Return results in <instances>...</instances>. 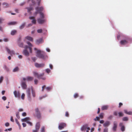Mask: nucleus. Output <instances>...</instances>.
<instances>
[{
  "mask_svg": "<svg viewBox=\"0 0 132 132\" xmlns=\"http://www.w3.org/2000/svg\"><path fill=\"white\" fill-rule=\"evenodd\" d=\"M27 43L29 47H28L27 46H25L24 47L25 49L23 51L22 53L26 56H28L29 54L27 50L28 49H29L30 53H32V45L30 43L28 42H27Z\"/></svg>",
  "mask_w": 132,
  "mask_h": 132,
  "instance_id": "obj_1",
  "label": "nucleus"
},
{
  "mask_svg": "<svg viewBox=\"0 0 132 132\" xmlns=\"http://www.w3.org/2000/svg\"><path fill=\"white\" fill-rule=\"evenodd\" d=\"M37 56L39 58L45 60L47 58L46 53L43 51L40 50H38L37 52Z\"/></svg>",
  "mask_w": 132,
  "mask_h": 132,
  "instance_id": "obj_2",
  "label": "nucleus"
},
{
  "mask_svg": "<svg viewBox=\"0 0 132 132\" xmlns=\"http://www.w3.org/2000/svg\"><path fill=\"white\" fill-rule=\"evenodd\" d=\"M36 12H35L36 14H37L38 13H39L40 15V17L43 18H44V14L41 12L43 11V8L42 7H37L35 9Z\"/></svg>",
  "mask_w": 132,
  "mask_h": 132,
  "instance_id": "obj_3",
  "label": "nucleus"
},
{
  "mask_svg": "<svg viewBox=\"0 0 132 132\" xmlns=\"http://www.w3.org/2000/svg\"><path fill=\"white\" fill-rule=\"evenodd\" d=\"M34 75L36 76L38 79H41L42 80H45L46 78L45 77H42L44 75V73H42L40 74H38V73L34 71L33 72Z\"/></svg>",
  "mask_w": 132,
  "mask_h": 132,
  "instance_id": "obj_4",
  "label": "nucleus"
},
{
  "mask_svg": "<svg viewBox=\"0 0 132 132\" xmlns=\"http://www.w3.org/2000/svg\"><path fill=\"white\" fill-rule=\"evenodd\" d=\"M86 129V132H88L90 129V128L88 126V125L87 124H85L80 128V130L82 131H85Z\"/></svg>",
  "mask_w": 132,
  "mask_h": 132,
  "instance_id": "obj_5",
  "label": "nucleus"
},
{
  "mask_svg": "<svg viewBox=\"0 0 132 132\" xmlns=\"http://www.w3.org/2000/svg\"><path fill=\"white\" fill-rule=\"evenodd\" d=\"M35 116L38 119H40L41 118V114L38 108H36L35 109Z\"/></svg>",
  "mask_w": 132,
  "mask_h": 132,
  "instance_id": "obj_6",
  "label": "nucleus"
},
{
  "mask_svg": "<svg viewBox=\"0 0 132 132\" xmlns=\"http://www.w3.org/2000/svg\"><path fill=\"white\" fill-rule=\"evenodd\" d=\"M30 120V118L29 117H26L22 119V120L23 122H26L27 123L29 124L30 126H32V123L31 122L29 121Z\"/></svg>",
  "mask_w": 132,
  "mask_h": 132,
  "instance_id": "obj_7",
  "label": "nucleus"
},
{
  "mask_svg": "<svg viewBox=\"0 0 132 132\" xmlns=\"http://www.w3.org/2000/svg\"><path fill=\"white\" fill-rule=\"evenodd\" d=\"M117 122L115 121L113 122V126L112 128V130L114 131H116L117 127Z\"/></svg>",
  "mask_w": 132,
  "mask_h": 132,
  "instance_id": "obj_8",
  "label": "nucleus"
},
{
  "mask_svg": "<svg viewBox=\"0 0 132 132\" xmlns=\"http://www.w3.org/2000/svg\"><path fill=\"white\" fill-rule=\"evenodd\" d=\"M33 77L31 76H28L26 78H23V81L26 80L27 81H31L33 79Z\"/></svg>",
  "mask_w": 132,
  "mask_h": 132,
  "instance_id": "obj_9",
  "label": "nucleus"
},
{
  "mask_svg": "<svg viewBox=\"0 0 132 132\" xmlns=\"http://www.w3.org/2000/svg\"><path fill=\"white\" fill-rule=\"evenodd\" d=\"M37 19V20L38 23L40 24H42L44 23L45 21V20L44 19V18H40Z\"/></svg>",
  "mask_w": 132,
  "mask_h": 132,
  "instance_id": "obj_10",
  "label": "nucleus"
},
{
  "mask_svg": "<svg viewBox=\"0 0 132 132\" xmlns=\"http://www.w3.org/2000/svg\"><path fill=\"white\" fill-rule=\"evenodd\" d=\"M5 48L8 53L10 54L11 56H12L13 55L15 54V53L13 50L11 51L7 47H6Z\"/></svg>",
  "mask_w": 132,
  "mask_h": 132,
  "instance_id": "obj_11",
  "label": "nucleus"
},
{
  "mask_svg": "<svg viewBox=\"0 0 132 132\" xmlns=\"http://www.w3.org/2000/svg\"><path fill=\"white\" fill-rule=\"evenodd\" d=\"M35 65L37 68H40L44 67L45 64L43 63L39 64L38 63H36L35 64Z\"/></svg>",
  "mask_w": 132,
  "mask_h": 132,
  "instance_id": "obj_12",
  "label": "nucleus"
},
{
  "mask_svg": "<svg viewBox=\"0 0 132 132\" xmlns=\"http://www.w3.org/2000/svg\"><path fill=\"white\" fill-rule=\"evenodd\" d=\"M13 93L15 97L18 98H20V94L19 91H14Z\"/></svg>",
  "mask_w": 132,
  "mask_h": 132,
  "instance_id": "obj_13",
  "label": "nucleus"
},
{
  "mask_svg": "<svg viewBox=\"0 0 132 132\" xmlns=\"http://www.w3.org/2000/svg\"><path fill=\"white\" fill-rule=\"evenodd\" d=\"M27 96L28 97V100L31 101V95H30V89L28 88L27 91Z\"/></svg>",
  "mask_w": 132,
  "mask_h": 132,
  "instance_id": "obj_14",
  "label": "nucleus"
},
{
  "mask_svg": "<svg viewBox=\"0 0 132 132\" xmlns=\"http://www.w3.org/2000/svg\"><path fill=\"white\" fill-rule=\"evenodd\" d=\"M65 126L66 125L65 123H61L59 125V129L61 130L65 127Z\"/></svg>",
  "mask_w": 132,
  "mask_h": 132,
  "instance_id": "obj_15",
  "label": "nucleus"
},
{
  "mask_svg": "<svg viewBox=\"0 0 132 132\" xmlns=\"http://www.w3.org/2000/svg\"><path fill=\"white\" fill-rule=\"evenodd\" d=\"M29 19L30 20H32L31 22L32 24H36V20L35 19L34 17L31 16L29 17Z\"/></svg>",
  "mask_w": 132,
  "mask_h": 132,
  "instance_id": "obj_16",
  "label": "nucleus"
},
{
  "mask_svg": "<svg viewBox=\"0 0 132 132\" xmlns=\"http://www.w3.org/2000/svg\"><path fill=\"white\" fill-rule=\"evenodd\" d=\"M119 126L121 127V130L122 131H123L125 130V127L123 125L122 123H119Z\"/></svg>",
  "mask_w": 132,
  "mask_h": 132,
  "instance_id": "obj_17",
  "label": "nucleus"
},
{
  "mask_svg": "<svg viewBox=\"0 0 132 132\" xmlns=\"http://www.w3.org/2000/svg\"><path fill=\"white\" fill-rule=\"evenodd\" d=\"M21 86L23 89H26L27 87V85L26 84V82L22 81Z\"/></svg>",
  "mask_w": 132,
  "mask_h": 132,
  "instance_id": "obj_18",
  "label": "nucleus"
},
{
  "mask_svg": "<svg viewBox=\"0 0 132 132\" xmlns=\"http://www.w3.org/2000/svg\"><path fill=\"white\" fill-rule=\"evenodd\" d=\"M128 43V40H121L120 42V43L121 45H125Z\"/></svg>",
  "mask_w": 132,
  "mask_h": 132,
  "instance_id": "obj_19",
  "label": "nucleus"
},
{
  "mask_svg": "<svg viewBox=\"0 0 132 132\" xmlns=\"http://www.w3.org/2000/svg\"><path fill=\"white\" fill-rule=\"evenodd\" d=\"M40 126V125L39 122H37L35 125V129L39 130Z\"/></svg>",
  "mask_w": 132,
  "mask_h": 132,
  "instance_id": "obj_20",
  "label": "nucleus"
},
{
  "mask_svg": "<svg viewBox=\"0 0 132 132\" xmlns=\"http://www.w3.org/2000/svg\"><path fill=\"white\" fill-rule=\"evenodd\" d=\"M2 5L4 8H6L8 7H9V4L7 3L4 2L2 3Z\"/></svg>",
  "mask_w": 132,
  "mask_h": 132,
  "instance_id": "obj_21",
  "label": "nucleus"
},
{
  "mask_svg": "<svg viewBox=\"0 0 132 132\" xmlns=\"http://www.w3.org/2000/svg\"><path fill=\"white\" fill-rule=\"evenodd\" d=\"M43 42V39L42 38H40L36 40V44H37L42 43Z\"/></svg>",
  "mask_w": 132,
  "mask_h": 132,
  "instance_id": "obj_22",
  "label": "nucleus"
},
{
  "mask_svg": "<svg viewBox=\"0 0 132 132\" xmlns=\"http://www.w3.org/2000/svg\"><path fill=\"white\" fill-rule=\"evenodd\" d=\"M110 125V122L109 121H107L105 122L103 124V126L104 127L108 126Z\"/></svg>",
  "mask_w": 132,
  "mask_h": 132,
  "instance_id": "obj_23",
  "label": "nucleus"
},
{
  "mask_svg": "<svg viewBox=\"0 0 132 132\" xmlns=\"http://www.w3.org/2000/svg\"><path fill=\"white\" fill-rule=\"evenodd\" d=\"M25 38L28 40H29L30 41H33V39L30 36H27Z\"/></svg>",
  "mask_w": 132,
  "mask_h": 132,
  "instance_id": "obj_24",
  "label": "nucleus"
},
{
  "mask_svg": "<svg viewBox=\"0 0 132 132\" xmlns=\"http://www.w3.org/2000/svg\"><path fill=\"white\" fill-rule=\"evenodd\" d=\"M108 108V105H104L102 107L101 109L102 110H106Z\"/></svg>",
  "mask_w": 132,
  "mask_h": 132,
  "instance_id": "obj_25",
  "label": "nucleus"
},
{
  "mask_svg": "<svg viewBox=\"0 0 132 132\" xmlns=\"http://www.w3.org/2000/svg\"><path fill=\"white\" fill-rule=\"evenodd\" d=\"M17 23L16 22H12L8 23V24L9 25H14L16 24Z\"/></svg>",
  "mask_w": 132,
  "mask_h": 132,
  "instance_id": "obj_26",
  "label": "nucleus"
},
{
  "mask_svg": "<svg viewBox=\"0 0 132 132\" xmlns=\"http://www.w3.org/2000/svg\"><path fill=\"white\" fill-rule=\"evenodd\" d=\"M17 32V31L15 30H12L11 33V34L12 35H15Z\"/></svg>",
  "mask_w": 132,
  "mask_h": 132,
  "instance_id": "obj_27",
  "label": "nucleus"
},
{
  "mask_svg": "<svg viewBox=\"0 0 132 132\" xmlns=\"http://www.w3.org/2000/svg\"><path fill=\"white\" fill-rule=\"evenodd\" d=\"M19 68L18 67H15L13 70V71L14 72H15L17 71H18L19 70Z\"/></svg>",
  "mask_w": 132,
  "mask_h": 132,
  "instance_id": "obj_28",
  "label": "nucleus"
},
{
  "mask_svg": "<svg viewBox=\"0 0 132 132\" xmlns=\"http://www.w3.org/2000/svg\"><path fill=\"white\" fill-rule=\"evenodd\" d=\"M25 23H24L21 25L19 27V28L20 29H22L24 28L25 25Z\"/></svg>",
  "mask_w": 132,
  "mask_h": 132,
  "instance_id": "obj_29",
  "label": "nucleus"
},
{
  "mask_svg": "<svg viewBox=\"0 0 132 132\" xmlns=\"http://www.w3.org/2000/svg\"><path fill=\"white\" fill-rule=\"evenodd\" d=\"M31 90H32V96L33 97H35V96H36L35 92L33 90V89H32V87H31Z\"/></svg>",
  "mask_w": 132,
  "mask_h": 132,
  "instance_id": "obj_30",
  "label": "nucleus"
},
{
  "mask_svg": "<svg viewBox=\"0 0 132 132\" xmlns=\"http://www.w3.org/2000/svg\"><path fill=\"white\" fill-rule=\"evenodd\" d=\"M15 122H16V123L18 125V126H19V128L20 129L21 127V125H20L19 123V121H18V120L17 119H15Z\"/></svg>",
  "mask_w": 132,
  "mask_h": 132,
  "instance_id": "obj_31",
  "label": "nucleus"
},
{
  "mask_svg": "<svg viewBox=\"0 0 132 132\" xmlns=\"http://www.w3.org/2000/svg\"><path fill=\"white\" fill-rule=\"evenodd\" d=\"M26 9H27L28 12H29L33 9V8L32 7H26Z\"/></svg>",
  "mask_w": 132,
  "mask_h": 132,
  "instance_id": "obj_32",
  "label": "nucleus"
},
{
  "mask_svg": "<svg viewBox=\"0 0 132 132\" xmlns=\"http://www.w3.org/2000/svg\"><path fill=\"white\" fill-rule=\"evenodd\" d=\"M45 127H42L40 129V131L41 132H45Z\"/></svg>",
  "mask_w": 132,
  "mask_h": 132,
  "instance_id": "obj_33",
  "label": "nucleus"
},
{
  "mask_svg": "<svg viewBox=\"0 0 132 132\" xmlns=\"http://www.w3.org/2000/svg\"><path fill=\"white\" fill-rule=\"evenodd\" d=\"M104 113H100L99 115V117L101 118H103V117Z\"/></svg>",
  "mask_w": 132,
  "mask_h": 132,
  "instance_id": "obj_34",
  "label": "nucleus"
},
{
  "mask_svg": "<svg viewBox=\"0 0 132 132\" xmlns=\"http://www.w3.org/2000/svg\"><path fill=\"white\" fill-rule=\"evenodd\" d=\"M122 120L123 121H127L128 120V119L127 117H124L123 118Z\"/></svg>",
  "mask_w": 132,
  "mask_h": 132,
  "instance_id": "obj_35",
  "label": "nucleus"
},
{
  "mask_svg": "<svg viewBox=\"0 0 132 132\" xmlns=\"http://www.w3.org/2000/svg\"><path fill=\"white\" fill-rule=\"evenodd\" d=\"M78 97V93H75L74 95V98H76Z\"/></svg>",
  "mask_w": 132,
  "mask_h": 132,
  "instance_id": "obj_36",
  "label": "nucleus"
},
{
  "mask_svg": "<svg viewBox=\"0 0 132 132\" xmlns=\"http://www.w3.org/2000/svg\"><path fill=\"white\" fill-rule=\"evenodd\" d=\"M119 116V117H122L123 116V114L121 112H120L118 113Z\"/></svg>",
  "mask_w": 132,
  "mask_h": 132,
  "instance_id": "obj_37",
  "label": "nucleus"
},
{
  "mask_svg": "<svg viewBox=\"0 0 132 132\" xmlns=\"http://www.w3.org/2000/svg\"><path fill=\"white\" fill-rule=\"evenodd\" d=\"M18 45H19V46L20 47H23V43H19Z\"/></svg>",
  "mask_w": 132,
  "mask_h": 132,
  "instance_id": "obj_38",
  "label": "nucleus"
},
{
  "mask_svg": "<svg viewBox=\"0 0 132 132\" xmlns=\"http://www.w3.org/2000/svg\"><path fill=\"white\" fill-rule=\"evenodd\" d=\"M46 89L47 90L50 91L52 89V87H47L46 88Z\"/></svg>",
  "mask_w": 132,
  "mask_h": 132,
  "instance_id": "obj_39",
  "label": "nucleus"
},
{
  "mask_svg": "<svg viewBox=\"0 0 132 132\" xmlns=\"http://www.w3.org/2000/svg\"><path fill=\"white\" fill-rule=\"evenodd\" d=\"M30 0H29L28 1V2H29V1ZM31 0V2L32 3V5L34 6L35 4V1H34V0Z\"/></svg>",
  "mask_w": 132,
  "mask_h": 132,
  "instance_id": "obj_40",
  "label": "nucleus"
},
{
  "mask_svg": "<svg viewBox=\"0 0 132 132\" xmlns=\"http://www.w3.org/2000/svg\"><path fill=\"white\" fill-rule=\"evenodd\" d=\"M46 71L48 74L51 72V70L49 69H46Z\"/></svg>",
  "mask_w": 132,
  "mask_h": 132,
  "instance_id": "obj_41",
  "label": "nucleus"
},
{
  "mask_svg": "<svg viewBox=\"0 0 132 132\" xmlns=\"http://www.w3.org/2000/svg\"><path fill=\"white\" fill-rule=\"evenodd\" d=\"M42 30L41 29H38L37 30V32L38 33H41L42 32Z\"/></svg>",
  "mask_w": 132,
  "mask_h": 132,
  "instance_id": "obj_42",
  "label": "nucleus"
},
{
  "mask_svg": "<svg viewBox=\"0 0 132 132\" xmlns=\"http://www.w3.org/2000/svg\"><path fill=\"white\" fill-rule=\"evenodd\" d=\"M38 80L36 79H35L34 80L35 84V85H37L38 84Z\"/></svg>",
  "mask_w": 132,
  "mask_h": 132,
  "instance_id": "obj_43",
  "label": "nucleus"
},
{
  "mask_svg": "<svg viewBox=\"0 0 132 132\" xmlns=\"http://www.w3.org/2000/svg\"><path fill=\"white\" fill-rule=\"evenodd\" d=\"M99 119H100V118L99 117H96V118H94V120L95 121H96V120L98 121V120H99Z\"/></svg>",
  "mask_w": 132,
  "mask_h": 132,
  "instance_id": "obj_44",
  "label": "nucleus"
},
{
  "mask_svg": "<svg viewBox=\"0 0 132 132\" xmlns=\"http://www.w3.org/2000/svg\"><path fill=\"white\" fill-rule=\"evenodd\" d=\"M3 79V77L2 76L0 78V83H1Z\"/></svg>",
  "mask_w": 132,
  "mask_h": 132,
  "instance_id": "obj_45",
  "label": "nucleus"
},
{
  "mask_svg": "<svg viewBox=\"0 0 132 132\" xmlns=\"http://www.w3.org/2000/svg\"><path fill=\"white\" fill-rule=\"evenodd\" d=\"M12 130V128H8V129H6L5 130V131H10Z\"/></svg>",
  "mask_w": 132,
  "mask_h": 132,
  "instance_id": "obj_46",
  "label": "nucleus"
},
{
  "mask_svg": "<svg viewBox=\"0 0 132 132\" xmlns=\"http://www.w3.org/2000/svg\"><path fill=\"white\" fill-rule=\"evenodd\" d=\"M25 96V94H24L23 93L22 94L21 96V98L23 100L24 98V97Z\"/></svg>",
  "mask_w": 132,
  "mask_h": 132,
  "instance_id": "obj_47",
  "label": "nucleus"
},
{
  "mask_svg": "<svg viewBox=\"0 0 132 132\" xmlns=\"http://www.w3.org/2000/svg\"><path fill=\"white\" fill-rule=\"evenodd\" d=\"M108 129L107 128H105L103 131V132H108Z\"/></svg>",
  "mask_w": 132,
  "mask_h": 132,
  "instance_id": "obj_48",
  "label": "nucleus"
},
{
  "mask_svg": "<svg viewBox=\"0 0 132 132\" xmlns=\"http://www.w3.org/2000/svg\"><path fill=\"white\" fill-rule=\"evenodd\" d=\"M26 113L25 112H23L22 114V116L23 117L26 116Z\"/></svg>",
  "mask_w": 132,
  "mask_h": 132,
  "instance_id": "obj_49",
  "label": "nucleus"
},
{
  "mask_svg": "<svg viewBox=\"0 0 132 132\" xmlns=\"http://www.w3.org/2000/svg\"><path fill=\"white\" fill-rule=\"evenodd\" d=\"M4 20V19H3L2 18H0V23H2V21H3Z\"/></svg>",
  "mask_w": 132,
  "mask_h": 132,
  "instance_id": "obj_50",
  "label": "nucleus"
},
{
  "mask_svg": "<svg viewBox=\"0 0 132 132\" xmlns=\"http://www.w3.org/2000/svg\"><path fill=\"white\" fill-rule=\"evenodd\" d=\"M113 114L115 116H117L118 114L117 112L116 111L114 112L113 113Z\"/></svg>",
  "mask_w": 132,
  "mask_h": 132,
  "instance_id": "obj_51",
  "label": "nucleus"
},
{
  "mask_svg": "<svg viewBox=\"0 0 132 132\" xmlns=\"http://www.w3.org/2000/svg\"><path fill=\"white\" fill-rule=\"evenodd\" d=\"M5 126L6 127H8L9 126V123L8 122H7L5 124Z\"/></svg>",
  "mask_w": 132,
  "mask_h": 132,
  "instance_id": "obj_52",
  "label": "nucleus"
},
{
  "mask_svg": "<svg viewBox=\"0 0 132 132\" xmlns=\"http://www.w3.org/2000/svg\"><path fill=\"white\" fill-rule=\"evenodd\" d=\"M112 118L113 116L112 115H110L108 117V119H111Z\"/></svg>",
  "mask_w": 132,
  "mask_h": 132,
  "instance_id": "obj_53",
  "label": "nucleus"
},
{
  "mask_svg": "<svg viewBox=\"0 0 132 132\" xmlns=\"http://www.w3.org/2000/svg\"><path fill=\"white\" fill-rule=\"evenodd\" d=\"M32 59L34 62H35L36 59L35 57H34L32 58Z\"/></svg>",
  "mask_w": 132,
  "mask_h": 132,
  "instance_id": "obj_54",
  "label": "nucleus"
},
{
  "mask_svg": "<svg viewBox=\"0 0 132 132\" xmlns=\"http://www.w3.org/2000/svg\"><path fill=\"white\" fill-rule=\"evenodd\" d=\"M5 68L7 71H9V69L6 67V66H5Z\"/></svg>",
  "mask_w": 132,
  "mask_h": 132,
  "instance_id": "obj_55",
  "label": "nucleus"
},
{
  "mask_svg": "<svg viewBox=\"0 0 132 132\" xmlns=\"http://www.w3.org/2000/svg\"><path fill=\"white\" fill-rule=\"evenodd\" d=\"M122 103H120L119 104V108H120L121 106L122 105Z\"/></svg>",
  "mask_w": 132,
  "mask_h": 132,
  "instance_id": "obj_56",
  "label": "nucleus"
},
{
  "mask_svg": "<svg viewBox=\"0 0 132 132\" xmlns=\"http://www.w3.org/2000/svg\"><path fill=\"white\" fill-rule=\"evenodd\" d=\"M2 99L3 100L5 101L6 100V97L4 96L2 97Z\"/></svg>",
  "mask_w": 132,
  "mask_h": 132,
  "instance_id": "obj_57",
  "label": "nucleus"
},
{
  "mask_svg": "<svg viewBox=\"0 0 132 132\" xmlns=\"http://www.w3.org/2000/svg\"><path fill=\"white\" fill-rule=\"evenodd\" d=\"M49 66H50V68L51 69H53V66L52 65V64H50L49 65Z\"/></svg>",
  "mask_w": 132,
  "mask_h": 132,
  "instance_id": "obj_58",
  "label": "nucleus"
},
{
  "mask_svg": "<svg viewBox=\"0 0 132 132\" xmlns=\"http://www.w3.org/2000/svg\"><path fill=\"white\" fill-rule=\"evenodd\" d=\"M38 130L35 129V130H32L33 132H38Z\"/></svg>",
  "mask_w": 132,
  "mask_h": 132,
  "instance_id": "obj_59",
  "label": "nucleus"
},
{
  "mask_svg": "<svg viewBox=\"0 0 132 132\" xmlns=\"http://www.w3.org/2000/svg\"><path fill=\"white\" fill-rule=\"evenodd\" d=\"M11 120L12 122H13L14 121V120L13 119V117L12 116L11 117Z\"/></svg>",
  "mask_w": 132,
  "mask_h": 132,
  "instance_id": "obj_60",
  "label": "nucleus"
},
{
  "mask_svg": "<svg viewBox=\"0 0 132 132\" xmlns=\"http://www.w3.org/2000/svg\"><path fill=\"white\" fill-rule=\"evenodd\" d=\"M22 125L23 127H25L26 126V124L25 123H23Z\"/></svg>",
  "mask_w": 132,
  "mask_h": 132,
  "instance_id": "obj_61",
  "label": "nucleus"
},
{
  "mask_svg": "<svg viewBox=\"0 0 132 132\" xmlns=\"http://www.w3.org/2000/svg\"><path fill=\"white\" fill-rule=\"evenodd\" d=\"M128 114L132 115V112L131 111L128 112Z\"/></svg>",
  "mask_w": 132,
  "mask_h": 132,
  "instance_id": "obj_62",
  "label": "nucleus"
},
{
  "mask_svg": "<svg viewBox=\"0 0 132 132\" xmlns=\"http://www.w3.org/2000/svg\"><path fill=\"white\" fill-rule=\"evenodd\" d=\"M45 85H44L42 87V91H43L44 90V88H45Z\"/></svg>",
  "mask_w": 132,
  "mask_h": 132,
  "instance_id": "obj_63",
  "label": "nucleus"
},
{
  "mask_svg": "<svg viewBox=\"0 0 132 132\" xmlns=\"http://www.w3.org/2000/svg\"><path fill=\"white\" fill-rule=\"evenodd\" d=\"M100 122L101 123H103L104 122V121L103 120H101L100 121Z\"/></svg>",
  "mask_w": 132,
  "mask_h": 132,
  "instance_id": "obj_64",
  "label": "nucleus"
}]
</instances>
